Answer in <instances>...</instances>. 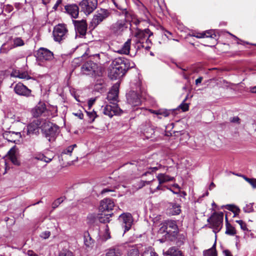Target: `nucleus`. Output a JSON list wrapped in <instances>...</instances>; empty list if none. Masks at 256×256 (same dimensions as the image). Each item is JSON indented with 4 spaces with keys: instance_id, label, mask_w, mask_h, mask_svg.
<instances>
[{
    "instance_id": "1",
    "label": "nucleus",
    "mask_w": 256,
    "mask_h": 256,
    "mask_svg": "<svg viewBox=\"0 0 256 256\" xmlns=\"http://www.w3.org/2000/svg\"><path fill=\"white\" fill-rule=\"evenodd\" d=\"M134 63L124 57L116 58L110 64L108 76L111 79L116 80L122 77L130 69L134 68Z\"/></svg>"
},
{
    "instance_id": "2",
    "label": "nucleus",
    "mask_w": 256,
    "mask_h": 256,
    "mask_svg": "<svg viewBox=\"0 0 256 256\" xmlns=\"http://www.w3.org/2000/svg\"><path fill=\"white\" fill-rule=\"evenodd\" d=\"M132 19L130 18V16L128 14L125 12L124 19L118 20L110 26V32L116 36L122 35L123 32L128 28V25L132 26L130 20Z\"/></svg>"
},
{
    "instance_id": "3",
    "label": "nucleus",
    "mask_w": 256,
    "mask_h": 256,
    "mask_svg": "<svg viewBox=\"0 0 256 256\" xmlns=\"http://www.w3.org/2000/svg\"><path fill=\"white\" fill-rule=\"evenodd\" d=\"M158 232L160 234L166 232L165 238L167 240H172L175 238V235L178 232V228L176 221L173 220H166L162 225Z\"/></svg>"
},
{
    "instance_id": "4",
    "label": "nucleus",
    "mask_w": 256,
    "mask_h": 256,
    "mask_svg": "<svg viewBox=\"0 0 256 256\" xmlns=\"http://www.w3.org/2000/svg\"><path fill=\"white\" fill-rule=\"evenodd\" d=\"M41 129L44 137L49 142H53L56 140L58 134L59 128L56 125L46 120H42Z\"/></svg>"
},
{
    "instance_id": "5",
    "label": "nucleus",
    "mask_w": 256,
    "mask_h": 256,
    "mask_svg": "<svg viewBox=\"0 0 256 256\" xmlns=\"http://www.w3.org/2000/svg\"><path fill=\"white\" fill-rule=\"evenodd\" d=\"M82 72L86 75H92L93 76H102L103 72V68L101 66L92 61H87L81 68Z\"/></svg>"
},
{
    "instance_id": "6",
    "label": "nucleus",
    "mask_w": 256,
    "mask_h": 256,
    "mask_svg": "<svg viewBox=\"0 0 256 256\" xmlns=\"http://www.w3.org/2000/svg\"><path fill=\"white\" fill-rule=\"evenodd\" d=\"M111 12L109 10L102 8L100 9L93 16L90 26L92 28H94L102 22L108 18Z\"/></svg>"
},
{
    "instance_id": "7",
    "label": "nucleus",
    "mask_w": 256,
    "mask_h": 256,
    "mask_svg": "<svg viewBox=\"0 0 256 256\" xmlns=\"http://www.w3.org/2000/svg\"><path fill=\"white\" fill-rule=\"evenodd\" d=\"M54 39L56 42H60L65 40L68 35V30L64 24L56 26L52 32Z\"/></svg>"
},
{
    "instance_id": "8",
    "label": "nucleus",
    "mask_w": 256,
    "mask_h": 256,
    "mask_svg": "<svg viewBox=\"0 0 256 256\" xmlns=\"http://www.w3.org/2000/svg\"><path fill=\"white\" fill-rule=\"evenodd\" d=\"M98 0H82L80 3L82 11L86 15L90 14L96 8Z\"/></svg>"
},
{
    "instance_id": "9",
    "label": "nucleus",
    "mask_w": 256,
    "mask_h": 256,
    "mask_svg": "<svg viewBox=\"0 0 256 256\" xmlns=\"http://www.w3.org/2000/svg\"><path fill=\"white\" fill-rule=\"evenodd\" d=\"M118 219L122 222V226L124 228V232L128 231L131 228L134 220L130 213H124L120 214Z\"/></svg>"
},
{
    "instance_id": "10",
    "label": "nucleus",
    "mask_w": 256,
    "mask_h": 256,
    "mask_svg": "<svg viewBox=\"0 0 256 256\" xmlns=\"http://www.w3.org/2000/svg\"><path fill=\"white\" fill-rule=\"evenodd\" d=\"M42 120H34L30 124L27 126V134L28 136L31 135H38L39 134L40 128H41V126L42 124Z\"/></svg>"
},
{
    "instance_id": "11",
    "label": "nucleus",
    "mask_w": 256,
    "mask_h": 256,
    "mask_svg": "<svg viewBox=\"0 0 256 256\" xmlns=\"http://www.w3.org/2000/svg\"><path fill=\"white\" fill-rule=\"evenodd\" d=\"M210 224L216 230L219 231L222 228L223 222V214L215 213L210 218Z\"/></svg>"
},
{
    "instance_id": "12",
    "label": "nucleus",
    "mask_w": 256,
    "mask_h": 256,
    "mask_svg": "<svg viewBox=\"0 0 256 256\" xmlns=\"http://www.w3.org/2000/svg\"><path fill=\"white\" fill-rule=\"evenodd\" d=\"M14 90L16 94L19 96L26 97H29L31 96L32 90L21 82H18L14 86Z\"/></svg>"
},
{
    "instance_id": "13",
    "label": "nucleus",
    "mask_w": 256,
    "mask_h": 256,
    "mask_svg": "<svg viewBox=\"0 0 256 256\" xmlns=\"http://www.w3.org/2000/svg\"><path fill=\"white\" fill-rule=\"evenodd\" d=\"M122 112V110L116 104L112 105L106 104L103 110L104 114L110 118L114 115L120 114Z\"/></svg>"
},
{
    "instance_id": "14",
    "label": "nucleus",
    "mask_w": 256,
    "mask_h": 256,
    "mask_svg": "<svg viewBox=\"0 0 256 256\" xmlns=\"http://www.w3.org/2000/svg\"><path fill=\"white\" fill-rule=\"evenodd\" d=\"M126 100L128 102L133 106H138L141 104L140 96L134 90L126 94Z\"/></svg>"
},
{
    "instance_id": "15",
    "label": "nucleus",
    "mask_w": 256,
    "mask_h": 256,
    "mask_svg": "<svg viewBox=\"0 0 256 256\" xmlns=\"http://www.w3.org/2000/svg\"><path fill=\"white\" fill-rule=\"evenodd\" d=\"M36 57L40 60H50L53 58L54 54L48 49L41 48L37 52Z\"/></svg>"
},
{
    "instance_id": "16",
    "label": "nucleus",
    "mask_w": 256,
    "mask_h": 256,
    "mask_svg": "<svg viewBox=\"0 0 256 256\" xmlns=\"http://www.w3.org/2000/svg\"><path fill=\"white\" fill-rule=\"evenodd\" d=\"M118 88L119 84L116 83L112 86L106 98L112 104H116L118 102Z\"/></svg>"
},
{
    "instance_id": "17",
    "label": "nucleus",
    "mask_w": 256,
    "mask_h": 256,
    "mask_svg": "<svg viewBox=\"0 0 256 256\" xmlns=\"http://www.w3.org/2000/svg\"><path fill=\"white\" fill-rule=\"evenodd\" d=\"M72 22L76 32L78 33L80 36H84L86 34L88 26L86 20H73Z\"/></svg>"
},
{
    "instance_id": "18",
    "label": "nucleus",
    "mask_w": 256,
    "mask_h": 256,
    "mask_svg": "<svg viewBox=\"0 0 256 256\" xmlns=\"http://www.w3.org/2000/svg\"><path fill=\"white\" fill-rule=\"evenodd\" d=\"M124 250L122 245H116L107 250L106 256H122Z\"/></svg>"
},
{
    "instance_id": "19",
    "label": "nucleus",
    "mask_w": 256,
    "mask_h": 256,
    "mask_svg": "<svg viewBox=\"0 0 256 256\" xmlns=\"http://www.w3.org/2000/svg\"><path fill=\"white\" fill-rule=\"evenodd\" d=\"M114 206V201L110 198H106L100 201L99 210L102 212H108L112 210Z\"/></svg>"
},
{
    "instance_id": "20",
    "label": "nucleus",
    "mask_w": 256,
    "mask_h": 256,
    "mask_svg": "<svg viewBox=\"0 0 256 256\" xmlns=\"http://www.w3.org/2000/svg\"><path fill=\"white\" fill-rule=\"evenodd\" d=\"M141 130L147 138H152L153 136L154 135V127L152 126L150 122H146L144 125H142Z\"/></svg>"
},
{
    "instance_id": "21",
    "label": "nucleus",
    "mask_w": 256,
    "mask_h": 256,
    "mask_svg": "<svg viewBox=\"0 0 256 256\" xmlns=\"http://www.w3.org/2000/svg\"><path fill=\"white\" fill-rule=\"evenodd\" d=\"M156 177L159 182L160 184L156 188V189L154 190H152V189L150 188V192L152 193L154 192L156 190H160V184H163L168 182L173 181L174 179V177L170 176L166 174H160L157 176Z\"/></svg>"
},
{
    "instance_id": "22",
    "label": "nucleus",
    "mask_w": 256,
    "mask_h": 256,
    "mask_svg": "<svg viewBox=\"0 0 256 256\" xmlns=\"http://www.w3.org/2000/svg\"><path fill=\"white\" fill-rule=\"evenodd\" d=\"M152 34L153 33L149 29L146 28L144 30H138L135 34V36L136 38V40L144 41L148 36L150 37Z\"/></svg>"
},
{
    "instance_id": "23",
    "label": "nucleus",
    "mask_w": 256,
    "mask_h": 256,
    "mask_svg": "<svg viewBox=\"0 0 256 256\" xmlns=\"http://www.w3.org/2000/svg\"><path fill=\"white\" fill-rule=\"evenodd\" d=\"M20 133L12 132H5L2 134L3 137L8 142L15 143L19 138Z\"/></svg>"
},
{
    "instance_id": "24",
    "label": "nucleus",
    "mask_w": 256,
    "mask_h": 256,
    "mask_svg": "<svg viewBox=\"0 0 256 256\" xmlns=\"http://www.w3.org/2000/svg\"><path fill=\"white\" fill-rule=\"evenodd\" d=\"M66 12L73 18H76L78 16L79 8L78 6L72 4L65 6Z\"/></svg>"
},
{
    "instance_id": "25",
    "label": "nucleus",
    "mask_w": 256,
    "mask_h": 256,
    "mask_svg": "<svg viewBox=\"0 0 256 256\" xmlns=\"http://www.w3.org/2000/svg\"><path fill=\"white\" fill-rule=\"evenodd\" d=\"M164 168V167L162 166L161 164H158V166H154V167H150L148 168V170L142 174V176H147L148 174H150L152 176V178L150 180H144V182H146V184H150L154 180L152 175V172H154L158 170L160 168Z\"/></svg>"
},
{
    "instance_id": "26",
    "label": "nucleus",
    "mask_w": 256,
    "mask_h": 256,
    "mask_svg": "<svg viewBox=\"0 0 256 256\" xmlns=\"http://www.w3.org/2000/svg\"><path fill=\"white\" fill-rule=\"evenodd\" d=\"M46 110V105L44 104H39L33 110V115L35 117H38L42 114Z\"/></svg>"
},
{
    "instance_id": "27",
    "label": "nucleus",
    "mask_w": 256,
    "mask_h": 256,
    "mask_svg": "<svg viewBox=\"0 0 256 256\" xmlns=\"http://www.w3.org/2000/svg\"><path fill=\"white\" fill-rule=\"evenodd\" d=\"M131 40L128 39L124 42L122 48L117 50V52L120 54H128L130 52Z\"/></svg>"
},
{
    "instance_id": "28",
    "label": "nucleus",
    "mask_w": 256,
    "mask_h": 256,
    "mask_svg": "<svg viewBox=\"0 0 256 256\" xmlns=\"http://www.w3.org/2000/svg\"><path fill=\"white\" fill-rule=\"evenodd\" d=\"M175 239L170 242H174L178 246H181L184 244L185 241L186 236L183 234H179L178 232H176V234L175 235Z\"/></svg>"
},
{
    "instance_id": "29",
    "label": "nucleus",
    "mask_w": 256,
    "mask_h": 256,
    "mask_svg": "<svg viewBox=\"0 0 256 256\" xmlns=\"http://www.w3.org/2000/svg\"><path fill=\"white\" fill-rule=\"evenodd\" d=\"M166 254L169 256H184L182 252L175 247L170 248L166 252Z\"/></svg>"
},
{
    "instance_id": "30",
    "label": "nucleus",
    "mask_w": 256,
    "mask_h": 256,
    "mask_svg": "<svg viewBox=\"0 0 256 256\" xmlns=\"http://www.w3.org/2000/svg\"><path fill=\"white\" fill-rule=\"evenodd\" d=\"M226 234L230 236H234L236 234L235 228L228 222L227 216H226Z\"/></svg>"
},
{
    "instance_id": "31",
    "label": "nucleus",
    "mask_w": 256,
    "mask_h": 256,
    "mask_svg": "<svg viewBox=\"0 0 256 256\" xmlns=\"http://www.w3.org/2000/svg\"><path fill=\"white\" fill-rule=\"evenodd\" d=\"M225 208L234 213V216H238L240 211V209L234 204H228L225 206Z\"/></svg>"
},
{
    "instance_id": "32",
    "label": "nucleus",
    "mask_w": 256,
    "mask_h": 256,
    "mask_svg": "<svg viewBox=\"0 0 256 256\" xmlns=\"http://www.w3.org/2000/svg\"><path fill=\"white\" fill-rule=\"evenodd\" d=\"M204 256H217L216 250V243L214 244L212 248L204 252Z\"/></svg>"
},
{
    "instance_id": "33",
    "label": "nucleus",
    "mask_w": 256,
    "mask_h": 256,
    "mask_svg": "<svg viewBox=\"0 0 256 256\" xmlns=\"http://www.w3.org/2000/svg\"><path fill=\"white\" fill-rule=\"evenodd\" d=\"M115 6L120 10L122 11L121 14L124 15V12L128 14L130 16V18H134V14L130 10H127L126 8H123L121 6H118V4L115 2L114 0H112Z\"/></svg>"
},
{
    "instance_id": "34",
    "label": "nucleus",
    "mask_w": 256,
    "mask_h": 256,
    "mask_svg": "<svg viewBox=\"0 0 256 256\" xmlns=\"http://www.w3.org/2000/svg\"><path fill=\"white\" fill-rule=\"evenodd\" d=\"M174 110L160 109L158 110V114L164 117H167L170 114H174Z\"/></svg>"
},
{
    "instance_id": "35",
    "label": "nucleus",
    "mask_w": 256,
    "mask_h": 256,
    "mask_svg": "<svg viewBox=\"0 0 256 256\" xmlns=\"http://www.w3.org/2000/svg\"><path fill=\"white\" fill-rule=\"evenodd\" d=\"M142 256H158L154 250L151 247L146 248Z\"/></svg>"
},
{
    "instance_id": "36",
    "label": "nucleus",
    "mask_w": 256,
    "mask_h": 256,
    "mask_svg": "<svg viewBox=\"0 0 256 256\" xmlns=\"http://www.w3.org/2000/svg\"><path fill=\"white\" fill-rule=\"evenodd\" d=\"M140 252L138 247L132 246L125 256H139Z\"/></svg>"
},
{
    "instance_id": "37",
    "label": "nucleus",
    "mask_w": 256,
    "mask_h": 256,
    "mask_svg": "<svg viewBox=\"0 0 256 256\" xmlns=\"http://www.w3.org/2000/svg\"><path fill=\"white\" fill-rule=\"evenodd\" d=\"M87 116L88 118V122L92 123L94 122L95 118L97 117V114L94 110L92 112L86 111Z\"/></svg>"
},
{
    "instance_id": "38",
    "label": "nucleus",
    "mask_w": 256,
    "mask_h": 256,
    "mask_svg": "<svg viewBox=\"0 0 256 256\" xmlns=\"http://www.w3.org/2000/svg\"><path fill=\"white\" fill-rule=\"evenodd\" d=\"M112 214H107L103 215L102 214L98 218L100 222L104 224L109 222L110 221V217L112 216Z\"/></svg>"
},
{
    "instance_id": "39",
    "label": "nucleus",
    "mask_w": 256,
    "mask_h": 256,
    "mask_svg": "<svg viewBox=\"0 0 256 256\" xmlns=\"http://www.w3.org/2000/svg\"><path fill=\"white\" fill-rule=\"evenodd\" d=\"M236 175L242 176L254 188H256V178H248L245 176L238 174Z\"/></svg>"
},
{
    "instance_id": "40",
    "label": "nucleus",
    "mask_w": 256,
    "mask_h": 256,
    "mask_svg": "<svg viewBox=\"0 0 256 256\" xmlns=\"http://www.w3.org/2000/svg\"><path fill=\"white\" fill-rule=\"evenodd\" d=\"M172 208L170 209L171 214L172 215H177L180 214L181 211L180 206L177 204H172Z\"/></svg>"
},
{
    "instance_id": "41",
    "label": "nucleus",
    "mask_w": 256,
    "mask_h": 256,
    "mask_svg": "<svg viewBox=\"0 0 256 256\" xmlns=\"http://www.w3.org/2000/svg\"><path fill=\"white\" fill-rule=\"evenodd\" d=\"M8 153H9L10 158V159L12 162L16 165H18L19 162H18L17 158H16V156L14 152V150L12 149H11L9 151Z\"/></svg>"
},
{
    "instance_id": "42",
    "label": "nucleus",
    "mask_w": 256,
    "mask_h": 256,
    "mask_svg": "<svg viewBox=\"0 0 256 256\" xmlns=\"http://www.w3.org/2000/svg\"><path fill=\"white\" fill-rule=\"evenodd\" d=\"M77 146L76 144H74L72 146H70L66 148V149L64 150L62 152V154H69L71 155L72 152L74 148Z\"/></svg>"
},
{
    "instance_id": "43",
    "label": "nucleus",
    "mask_w": 256,
    "mask_h": 256,
    "mask_svg": "<svg viewBox=\"0 0 256 256\" xmlns=\"http://www.w3.org/2000/svg\"><path fill=\"white\" fill-rule=\"evenodd\" d=\"M64 198L61 197L56 200L52 204V208L54 209L58 207V206L62 202Z\"/></svg>"
},
{
    "instance_id": "44",
    "label": "nucleus",
    "mask_w": 256,
    "mask_h": 256,
    "mask_svg": "<svg viewBox=\"0 0 256 256\" xmlns=\"http://www.w3.org/2000/svg\"><path fill=\"white\" fill-rule=\"evenodd\" d=\"M58 256H74L72 252L68 250H61Z\"/></svg>"
},
{
    "instance_id": "45",
    "label": "nucleus",
    "mask_w": 256,
    "mask_h": 256,
    "mask_svg": "<svg viewBox=\"0 0 256 256\" xmlns=\"http://www.w3.org/2000/svg\"><path fill=\"white\" fill-rule=\"evenodd\" d=\"M96 214L94 213L90 214H88L87 216V220H88V222L90 224H92L94 222L96 219Z\"/></svg>"
},
{
    "instance_id": "46",
    "label": "nucleus",
    "mask_w": 256,
    "mask_h": 256,
    "mask_svg": "<svg viewBox=\"0 0 256 256\" xmlns=\"http://www.w3.org/2000/svg\"><path fill=\"white\" fill-rule=\"evenodd\" d=\"M94 56L98 57L100 60V62H104L105 59L106 58V54L105 53L101 52L100 54H96Z\"/></svg>"
},
{
    "instance_id": "47",
    "label": "nucleus",
    "mask_w": 256,
    "mask_h": 256,
    "mask_svg": "<svg viewBox=\"0 0 256 256\" xmlns=\"http://www.w3.org/2000/svg\"><path fill=\"white\" fill-rule=\"evenodd\" d=\"M13 75L16 76L19 78H24L28 80L29 78V76L26 72H18V74H13Z\"/></svg>"
},
{
    "instance_id": "48",
    "label": "nucleus",
    "mask_w": 256,
    "mask_h": 256,
    "mask_svg": "<svg viewBox=\"0 0 256 256\" xmlns=\"http://www.w3.org/2000/svg\"><path fill=\"white\" fill-rule=\"evenodd\" d=\"M14 44L16 46H22L24 44V41L20 38H17L14 40Z\"/></svg>"
},
{
    "instance_id": "49",
    "label": "nucleus",
    "mask_w": 256,
    "mask_h": 256,
    "mask_svg": "<svg viewBox=\"0 0 256 256\" xmlns=\"http://www.w3.org/2000/svg\"><path fill=\"white\" fill-rule=\"evenodd\" d=\"M186 99L183 101L182 103L179 106V108L182 110L183 112H186L188 110V104L184 102Z\"/></svg>"
},
{
    "instance_id": "50",
    "label": "nucleus",
    "mask_w": 256,
    "mask_h": 256,
    "mask_svg": "<svg viewBox=\"0 0 256 256\" xmlns=\"http://www.w3.org/2000/svg\"><path fill=\"white\" fill-rule=\"evenodd\" d=\"M204 33H206V35H205V37L206 38H214L216 36V35L214 34V32L212 30L206 31Z\"/></svg>"
},
{
    "instance_id": "51",
    "label": "nucleus",
    "mask_w": 256,
    "mask_h": 256,
    "mask_svg": "<svg viewBox=\"0 0 256 256\" xmlns=\"http://www.w3.org/2000/svg\"><path fill=\"white\" fill-rule=\"evenodd\" d=\"M103 236L104 240H106L110 238V232H109L108 226H106V232Z\"/></svg>"
},
{
    "instance_id": "52",
    "label": "nucleus",
    "mask_w": 256,
    "mask_h": 256,
    "mask_svg": "<svg viewBox=\"0 0 256 256\" xmlns=\"http://www.w3.org/2000/svg\"><path fill=\"white\" fill-rule=\"evenodd\" d=\"M236 222L240 225L242 230H247L246 224L242 220H238Z\"/></svg>"
},
{
    "instance_id": "53",
    "label": "nucleus",
    "mask_w": 256,
    "mask_h": 256,
    "mask_svg": "<svg viewBox=\"0 0 256 256\" xmlns=\"http://www.w3.org/2000/svg\"><path fill=\"white\" fill-rule=\"evenodd\" d=\"M50 232L45 231L44 232H42L40 234V236L41 238H42L44 239H46V238H49V236H50Z\"/></svg>"
},
{
    "instance_id": "54",
    "label": "nucleus",
    "mask_w": 256,
    "mask_h": 256,
    "mask_svg": "<svg viewBox=\"0 0 256 256\" xmlns=\"http://www.w3.org/2000/svg\"><path fill=\"white\" fill-rule=\"evenodd\" d=\"M230 122L233 123L240 124V119L238 116H234L233 118H230Z\"/></svg>"
},
{
    "instance_id": "55",
    "label": "nucleus",
    "mask_w": 256,
    "mask_h": 256,
    "mask_svg": "<svg viewBox=\"0 0 256 256\" xmlns=\"http://www.w3.org/2000/svg\"><path fill=\"white\" fill-rule=\"evenodd\" d=\"M144 41H140V40H136V48L137 49H140L141 48H142V47L140 45H143Z\"/></svg>"
},
{
    "instance_id": "56",
    "label": "nucleus",
    "mask_w": 256,
    "mask_h": 256,
    "mask_svg": "<svg viewBox=\"0 0 256 256\" xmlns=\"http://www.w3.org/2000/svg\"><path fill=\"white\" fill-rule=\"evenodd\" d=\"M140 21L138 19L136 18L134 14V18L132 20H130V23L132 22L134 24L137 26L140 23Z\"/></svg>"
},
{
    "instance_id": "57",
    "label": "nucleus",
    "mask_w": 256,
    "mask_h": 256,
    "mask_svg": "<svg viewBox=\"0 0 256 256\" xmlns=\"http://www.w3.org/2000/svg\"><path fill=\"white\" fill-rule=\"evenodd\" d=\"M137 186L138 188L140 189L146 186V182H144V180H140L138 183Z\"/></svg>"
},
{
    "instance_id": "58",
    "label": "nucleus",
    "mask_w": 256,
    "mask_h": 256,
    "mask_svg": "<svg viewBox=\"0 0 256 256\" xmlns=\"http://www.w3.org/2000/svg\"><path fill=\"white\" fill-rule=\"evenodd\" d=\"M96 101L95 98H91L88 101V110H90L92 106L94 104Z\"/></svg>"
},
{
    "instance_id": "59",
    "label": "nucleus",
    "mask_w": 256,
    "mask_h": 256,
    "mask_svg": "<svg viewBox=\"0 0 256 256\" xmlns=\"http://www.w3.org/2000/svg\"><path fill=\"white\" fill-rule=\"evenodd\" d=\"M73 114L78 116L80 119H83L84 118V114L82 113V112L80 111L76 113H73Z\"/></svg>"
},
{
    "instance_id": "60",
    "label": "nucleus",
    "mask_w": 256,
    "mask_h": 256,
    "mask_svg": "<svg viewBox=\"0 0 256 256\" xmlns=\"http://www.w3.org/2000/svg\"><path fill=\"white\" fill-rule=\"evenodd\" d=\"M26 254L28 256H38L36 253H35L33 250H28Z\"/></svg>"
},
{
    "instance_id": "61",
    "label": "nucleus",
    "mask_w": 256,
    "mask_h": 256,
    "mask_svg": "<svg viewBox=\"0 0 256 256\" xmlns=\"http://www.w3.org/2000/svg\"><path fill=\"white\" fill-rule=\"evenodd\" d=\"M62 0H57L56 3L53 6L52 8L54 10H56L58 6L62 3Z\"/></svg>"
},
{
    "instance_id": "62",
    "label": "nucleus",
    "mask_w": 256,
    "mask_h": 256,
    "mask_svg": "<svg viewBox=\"0 0 256 256\" xmlns=\"http://www.w3.org/2000/svg\"><path fill=\"white\" fill-rule=\"evenodd\" d=\"M140 46L142 47V48H144L146 50H149L151 46V45H150V44H146L144 42H143V45Z\"/></svg>"
},
{
    "instance_id": "63",
    "label": "nucleus",
    "mask_w": 256,
    "mask_h": 256,
    "mask_svg": "<svg viewBox=\"0 0 256 256\" xmlns=\"http://www.w3.org/2000/svg\"><path fill=\"white\" fill-rule=\"evenodd\" d=\"M223 254L225 256H232L231 252L228 250H224Z\"/></svg>"
},
{
    "instance_id": "64",
    "label": "nucleus",
    "mask_w": 256,
    "mask_h": 256,
    "mask_svg": "<svg viewBox=\"0 0 256 256\" xmlns=\"http://www.w3.org/2000/svg\"><path fill=\"white\" fill-rule=\"evenodd\" d=\"M205 35H206V33H198L196 35H195L194 36H196L197 38H205Z\"/></svg>"
}]
</instances>
